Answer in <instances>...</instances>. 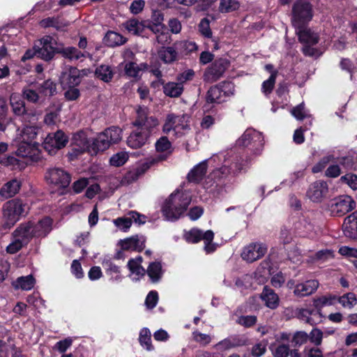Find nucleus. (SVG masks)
Here are the masks:
<instances>
[{
    "label": "nucleus",
    "instance_id": "obj_1",
    "mask_svg": "<svg viewBox=\"0 0 357 357\" xmlns=\"http://www.w3.org/2000/svg\"><path fill=\"white\" fill-rule=\"evenodd\" d=\"M191 202L188 193L176 190L172 193L162 206V214L167 220H178Z\"/></svg>",
    "mask_w": 357,
    "mask_h": 357
},
{
    "label": "nucleus",
    "instance_id": "obj_2",
    "mask_svg": "<svg viewBox=\"0 0 357 357\" xmlns=\"http://www.w3.org/2000/svg\"><path fill=\"white\" fill-rule=\"evenodd\" d=\"M250 163V160L243 157L238 155H230L229 158L224 160L222 166L220 168L215 169L210 174L207 180L204 184L206 188H208L212 186L213 183L209 184L211 179L214 178H220L227 176L229 174L236 175L245 170Z\"/></svg>",
    "mask_w": 357,
    "mask_h": 357
},
{
    "label": "nucleus",
    "instance_id": "obj_3",
    "mask_svg": "<svg viewBox=\"0 0 357 357\" xmlns=\"http://www.w3.org/2000/svg\"><path fill=\"white\" fill-rule=\"evenodd\" d=\"M296 32L300 42L303 44V52L305 56L316 59L322 54L323 50L313 47L319 42V36L317 33L303 26L296 29Z\"/></svg>",
    "mask_w": 357,
    "mask_h": 357
},
{
    "label": "nucleus",
    "instance_id": "obj_4",
    "mask_svg": "<svg viewBox=\"0 0 357 357\" xmlns=\"http://www.w3.org/2000/svg\"><path fill=\"white\" fill-rule=\"evenodd\" d=\"M29 207L22 200L14 199L7 202L3 206V216L8 224L13 225L21 217L27 215Z\"/></svg>",
    "mask_w": 357,
    "mask_h": 357
},
{
    "label": "nucleus",
    "instance_id": "obj_5",
    "mask_svg": "<svg viewBox=\"0 0 357 357\" xmlns=\"http://www.w3.org/2000/svg\"><path fill=\"white\" fill-rule=\"evenodd\" d=\"M188 128L185 116L169 114L163 125V132L168 135L171 139H174L182 136Z\"/></svg>",
    "mask_w": 357,
    "mask_h": 357
},
{
    "label": "nucleus",
    "instance_id": "obj_6",
    "mask_svg": "<svg viewBox=\"0 0 357 357\" xmlns=\"http://www.w3.org/2000/svg\"><path fill=\"white\" fill-rule=\"evenodd\" d=\"M292 24L296 29H300L312 18V6L305 0L297 1L292 8Z\"/></svg>",
    "mask_w": 357,
    "mask_h": 357
},
{
    "label": "nucleus",
    "instance_id": "obj_7",
    "mask_svg": "<svg viewBox=\"0 0 357 357\" xmlns=\"http://www.w3.org/2000/svg\"><path fill=\"white\" fill-rule=\"evenodd\" d=\"M214 238V234L211 230L203 231L198 229H192L185 234V240L192 243H197L201 240L204 241V250L206 253H211L215 251V246L212 244Z\"/></svg>",
    "mask_w": 357,
    "mask_h": 357
},
{
    "label": "nucleus",
    "instance_id": "obj_8",
    "mask_svg": "<svg viewBox=\"0 0 357 357\" xmlns=\"http://www.w3.org/2000/svg\"><path fill=\"white\" fill-rule=\"evenodd\" d=\"M68 142V137L61 130L49 133L43 142V147L50 155H54L64 148Z\"/></svg>",
    "mask_w": 357,
    "mask_h": 357
},
{
    "label": "nucleus",
    "instance_id": "obj_9",
    "mask_svg": "<svg viewBox=\"0 0 357 357\" xmlns=\"http://www.w3.org/2000/svg\"><path fill=\"white\" fill-rule=\"evenodd\" d=\"M263 137L259 132L249 128L236 140V144L238 146H248L253 144L256 146L253 151V154L259 155L263 151Z\"/></svg>",
    "mask_w": 357,
    "mask_h": 357
},
{
    "label": "nucleus",
    "instance_id": "obj_10",
    "mask_svg": "<svg viewBox=\"0 0 357 357\" xmlns=\"http://www.w3.org/2000/svg\"><path fill=\"white\" fill-rule=\"evenodd\" d=\"M45 179L48 183L57 187L65 188L70 183V174L63 169L58 167L48 169L45 174Z\"/></svg>",
    "mask_w": 357,
    "mask_h": 357
},
{
    "label": "nucleus",
    "instance_id": "obj_11",
    "mask_svg": "<svg viewBox=\"0 0 357 357\" xmlns=\"http://www.w3.org/2000/svg\"><path fill=\"white\" fill-rule=\"evenodd\" d=\"M356 207V203L348 195H342L335 199L331 206V211L333 215L342 216Z\"/></svg>",
    "mask_w": 357,
    "mask_h": 357
},
{
    "label": "nucleus",
    "instance_id": "obj_12",
    "mask_svg": "<svg viewBox=\"0 0 357 357\" xmlns=\"http://www.w3.org/2000/svg\"><path fill=\"white\" fill-rule=\"evenodd\" d=\"M267 251V247L261 243H252L245 246L241 253V257L248 262H253L262 257Z\"/></svg>",
    "mask_w": 357,
    "mask_h": 357
},
{
    "label": "nucleus",
    "instance_id": "obj_13",
    "mask_svg": "<svg viewBox=\"0 0 357 357\" xmlns=\"http://www.w3.org/2000/svg\"><path fill=\"white\" fill-rule=\"evenodd\" d=\"M137 116L133 122V125L138 129L146 130L151 132V129L158 125V121L153 116H148L149 109L145 107H139L137 110Z\"/></svg>",
    "mask_w": 357,
    "mask_h": 357
},
{
    "label": "nucleus",
    "instance_id": "obj_14",
    "mask_svg": "<svg viewBox=\"0 0 357 357\" xmlns=\"http://www.w3.org/2000/svg\"><path fill=\"white\" fill-rule=\"evenodd\" d=\"M328 192V186L326 181L319 180L310 185L306 195L313 202H321Z\"/></svg>",
    "mask_w": 357,
    "mask_h": 357
},
{
    "label": "nucleus",
    "instance_id": "obj_15",
    "mask_svg": "<svg viewBox=\"0 0 357 357\" xmlns=\"http://www.w3.org/2000/svg\"><path fill=\"white\" fill-rule=\"evenodd\" d=\"M319 282L317 280H308L299 282L294 286V295L298 298L309 296L319 288Z\"/></svg>",
    "mask_w": 357,
    "mask_h": 357
},
{
    "label": "nucleus",
    "instance_id": "obj_16",
    "mask_svg": "<svg viewBox=\"0 0 357 357\" xmlns=\"http://www.w3.org/2000/svg\"><path fill=\"white\" fill-rule=\"evenodd\" d=\"M296 317L311 325H316L321 321V313L319 310L307 308H297L296 310Z\"/></svg>",
    "mask_w": 357,
    "mask_h": 357
},
{
    "label": "nucleus",
    "instance_id": "obj_17",
    "mask_svg": "<svg viewBox=\"0 0 357 357\" xmlns=\"http://www.w3.org/2000/svg\"><path fill=\"white\" fill-rule=\"evenodd\" d=\"M160 156L150 157L146 158L143 162L140 163L133 170L130 171L126 177L128 180L135 181L140 176L143 175L151 166L162 160Z\"/></svg>",
    "mask_w": 357,
    "mask_h": 357
},
{
    "label": "nucleus",
    "instance_id": "obj_18",
    "mask_svg": "<svg viewBox=\"0 0 357 357\" xmlns=\"http://www.w3.org/2000/svg\"><path fill=\"white\" fill-rule=\"evenodd\" d=\"M52 220L45 217L38 221H31L35 238H42L47 236L52 229Z\"/></svg>",
    "mask_w": 357,
    "mask_h": 357
},
{
    "label": "nucleus",
    "instance_id": "obj_19",
    "mask_svg": "<svg viewBox=\"0 0 357 357\" xmlns=\"http://www.w3.org/2000/svg\"><path fill=\"white\" fill-rule=\"evenodd\" d=\"M91 144L88 139L86 133L83 130L75 132L72 137L73 150L76 153L87 151L90 153Z\"/></svg>",
    "mask_w": 357,
    "mask_h": 357
},
{
    "label": "nucleus",
    "instance_id": "obj_20",
    "mask_svg": "<svg viewBox=\"0 0 357 357\" xmlns=\"http://www.w3.org/2000/svg\"><path fill=\"white\" fill-rule=\"evenodd\" d=\"M150 133L149 130L137 128L128 137L127 144L130 148L139 149L147 142Z\"/></svg>",
    "mask_w": 357,
    "mask_h": 357
},
{
    "label": "nucleus",
    "instance_id": "obj_21",
    "mask_svg": "<svg viewBox=\"0 0 357 357\" xmlns=\"http://www.w3.org/2000/svg\"><path fill=\"white\" fill-rule=\"evenodd\" d=\"M128 215L129 217L127 218H119L114 220V225L120 229L126 231L131 227L132 221L139 225L145 222V217L136 211H130Z\"/></svg>",
    "mask_w": 357,
    "mask_h": 357
},
{
    "label": "nucleus",
    "instance_id": "obj_22",
    "mask_svg": "<svg viewBox=\"0 0 357 357\" xmlns=\"http://www.w3.org/2000/svg\"><path fill=\"white\" fill-rule=\"evenodd\" d=\"M146 239L143 236H133L121 240L119 245L123 250L142 251L145 247Z\"/></svg>",
    "mask_w": 357,
    "mask_h": 357
},
{
    "label": "nucleus",
    "instance_id": "obj_23",
    "mask_svg": "<svg viewBox=\"0 0 357 357\" xmlns=\"http://www.w3.org/2000/svg\"><path fill=\"white\" fill-rule=\"evenodd\" d=\"M80 81L81 76L79 68H66L60 77V82L63 88L77 86Z\"/></svg>",
    "mask_w": 357,
    "mask_h": 357
},
{
    "label": "nucleus",
    "instance_id": "obj_24",
    "mask_svg": "<svg viewBox=\"0 0 357 357\" xmlns=\"http://www.w3.org/2000/svg\"><path fill=\"white\" fill-rule=\"evenodd\" d=\"M12 236L13 237H18L27 245L31 239L35 238L31 221L20 224L13 232Z\"/></svg>",
    "mask_w": 357,
    "mask_h": 357
},
{
    "label": "nucleus",
    "instance_id": "obj_25",
    "mask_svg": "<svg viewBox=\"0 0 357 357\" xmlns=\"http://www.w3.org/2000/svg\"><path fill=\"white\" fill-rule=\"evenodd\" d=\"M248 344V339L244 335H232L220 341L217 346L223 349L242 347Z\"/></svg>",
    "mask_w": 357,
    "mask_h": 357
},
{
    "label": "nucleus",
    "instance_id": "obj_26",
    "mask_svg": "<svg viewBox=\"0 0 357 357\" xmlns=\"http://www.w3.org/2000/svg\"><path fill=\"white\" fill-rule=\"evenodd\" d=\"M142 257L140 256L131 259L128 262V267L132 280H139L145 275L146 270L142 266Z\"/></svg>",
    "mask_w": 357,
    "mask_h": 357
},
{
    "label": "nucleus",
    "instance_id": "obj_27",
    "mask_svg": "<svg viewBox=\"0 0 357 357\" xmlns=\"http://www.w3.org/2000/svg\"><path fill=\"white\" fill-rule=\"evenodd\" d=\"M210 160H205L195 165L188 173V180L192 183H199L205 176L207 170V162Z\"/></svg>",
    "mask_w": 357,
    "mask_h": 357
},
{
    "label": "nucleus",
    "instance_id": "obj_28",
    "mask_svg": "<svg viewBox=\"0 0 357 357\" xmlns=\"http://www.w3.org/2000/svg\"><path fill=\"white\" fill-rule=\"evenodd\" d=\"M342 229L347 237L350 238L357 237V215L355 213L350 214L344 219Z\"/></svg>",
    "mask_w": 357,
    "mask_h": 357
},
{
    "label": "nucleus",
    "instance_id": "obj_29",
    "mask_svg": "<svg viewBox=\"0 0 357 357\" xmlns=\"http://www.w3.org/2000/svg\"><path fill=\"white\" fill-rule=\"evenodd\" d=\"M17 144V154L21 157H31L36 154L38 144L23 140H15Z\"/></svg>",
    "mask_w": 357,
    "mask_h": 357
},
{
    "label": "nucleus",
    "instance_id": "obj_30",
    "mask_svg": "<svg viewBox=\"0 0 357 357\" xmlns=\"http://www.w3.org/2000/svg\"><path fill=\"white\" fill-rule=\"evenodd\" d=\"M111 146L108 138L102 132L99 133L96 137L92 141L90 148V153L97 154L98 152H102Z\"/></svg>",
    "mask_w": 357,
    "mask_h": 357
},
{
    "label": "nucleus",
    "instance_id": "obj_31",
    "mask_svg": "<svg viewBox=\"0 0 357 357\" xmlns=\"http://www.w3.org/2000/svg\"><path fill=\"white\" fill-rule=\"evenodd\" d=\"M20 188V183L16 179L7 182L0 190V197L6 199L16 195Z\"/></svg>",
    "mask_w": 357,
    "mask_h": 357
},
{
    "label": "nucleus",
    "instance_id": "obj_32",
    "mask_svg": "<svg viewBox=\"0 0 357 357\" xmlns=\"http://www.w3.org/2000/svg\"><path fill=\"white\" fill-rule=\"evenodd\" d=\"M261 298L264 301L266 306L271 309H275L279 305V297L274 291L265 287L261 294Z\"/></svg>",
    "mask_w": 357,
    "mask_h": 357
},
{
    "label": "nucleus",
    "instance_id": "obj_33",
    "mask_svg": "<svg viewBox=\"0 0 357 357\" xmlns=\"http://www.w3.org/2000/svg\"><path fill=\"white\" fill-rule=\"evenodd\" d=\"M10 106L13 113L17 116L24 115V118L26 119L28 114L25 113V104L19 94L13 93L10 97Z\"/></svg>",
    "mask_w": 357,
    "mask_h": 357
},
{
    "label": "nucleus",
    "instance_id": "obj_34",
    "mask_svg": "<svg viewBox=\"0 0 357 357\" xmlns=\"http://www.w3.org/2000/svg\"><path fill=\"white\" fill-rule=\"evenodd\" d=\"M102 265L105 270L106 273L111 277L113 281L119 282L122 279L120 268L109 259H105Z\"/></svg>",
    "mask_w": 357,
    "mask_h": 357
},
{
    "label": "nucleus",
    "instance_id": "obj_35",
    "mask_svg": "<svg viewBox=\"0 0 357 357\" xmlns=\"http://www.w3.org/2000/svg\"><path fill=\"white\" fill-rule=\"evenodd\" d=\"M35 284L36 280L32 275L20 277L13 282L15 289H20L24 291L31 290L33 288Z\"/></svg>",
    "mask_w": 357,
    "mask_h": 357
},
{
    "label": "nucleus",
    "instance_id": "obj_36",
    "mask_svg": "<svg viewBox=\"0 0 357 357\" xmlns=\"http://www.w3.org/2000/svg\"><path fill=\"white\" fill-rule=\"evenodd\" d=\"M158 57L165 64H172L178 59V53L172 47H164L158 52Z\"/></svg>",
    "mask_w": 357,
    "mask_h": 357
},
{
    "label": "nucleus",
    "instance_id": "obj_37",
    "mask_svg": "<svg viewBox=\"0 0 357 357\" xmlns=\"http://www.w3.org/2000/svg\"><path fill=\"white\" fill-rule=\"evenodd\" d=\"M123 26L129 33L134 35H139L146 27V22H140L136 19H130L125 22Z\"/></svg>",
    "mask_w": 357,
    "mask_h": 357
},
{
    "label": "nucleus",
    "instance_id": "obj_38",
    "mask_svg": "<svg viewBox=\"0 0 357 357\" xmlns=\"http://www.w3.org/2000/svg\"><path fill=\"white\" fill-rule=\"evenodd\" d=\"M17 136L15 140H23L31 142H36L34 141L37 136V128L35 126H26L22 130H17Z\"/></svg>",
    "mask_w": 357,
    "mask_h": 357
},
{
    "label": "nucleus",
    "instance_id": "obj_39",
    "mask_svg": "<svg viewBox=\"0 0 357 357\" xmlns=\"http://www.w3.org/2000/svg\"><path fill=\"white\" fill-rule=\"evenodd\" d=\"M314 306L318 310L326 306L334 305L337 303V296L332 294H326L314 299Z\"/></svg>",
    "mask_w": 357,
    "mask_h": 357
},
{
    "label": "nucleus",
    "instance_id": "obj_40",
    "mask_svg": "<svg viewBox=\"0 0 357 357\" xmlns=\"http://www.w3.org/2000/svg\"><path fill=\"white\" fill-rule=\"evenodd\" d=\"M147 274L153 282H157L162 275V269L160 262H151L147 268Z\"/></svg>",
    "mask_w": 357,
    "mask_h": 357
},
{
    "label": "nucleus",
    "instance_id": "obj_41",
    "mask_svg": "<svg viewBox=\"0 0 357 357\" xmlns=\"http://www.w3.org/2000/svg\"><path fill=\"white\" fill-rule=\"evenodd\" d=\"M163 91L166 96L176 98L183 93V86L181 83L171 82L164 85Z\"/></svg>",
    "mask_w": 357,
    "mask_h": 357
},
{
    "label": "nucleus",
    "instance_id": "obj_42",
    "mask_svg": "<svg viewBox=\"0 0 357 357\" xmlns=\"http://www.w3.org/2000/svg\"><path fill=\"white\" fill-rule=\"evenodd\" d=\"M104 40L108 46L115 47L123 45L126 42V38L116 32L108 31L105 36Z\"/></svg>",
    "mask_w": 357,
    "mask_h": 357
},
{
    "label": "nucleus",
    "instance_id": "obj_43",
    "mask_svg": "<svg viewBox=\"0 0 357 357\" xmlns=\"http://www.w3.org/2000/svg\"><path fill=\"white\" fill-rule=\"evenodd\" d=\"M108 138L110 144L119 143L122 139V130L119 127L112 126L102 132Z\"/></svg>",
    "mask_w": 357,
    "mask_h": 357
},
{
    "label": "nucleus",
    "instance_id": "obj_44",
    "mask_svg": "<svg viewBox=\"0 0 357 357\" xmlns=\"http://www.w3.org/2000/svg\"><path fill=\"white\" fill-rule=\"evenodd\" d=\"M225 101L219 86H213L207 92L206 102L208 103H221Z\"/></svg>",
    "mask_w": 357,
    "mask_h": 357
},
{
    "label": "nucleus",
    "instance_id": "obj_45",
    "mask_svg": "<svg viewBox=\"0 0 357 357\" xmlns=\"http://www.w3.org/2000/svg\"><path fill=\"white\" fill-rule=\"evenodd\" d=\"M139 341L140 345L147 351L153 350L151 343V333L149 328H143L139 332Z\"/></svg>",
    "mask_w": 357,
    "mask_h": 357
},
{
    "label": "nucleus",
    "instance_id": "obj_46",
    "mask_svg": "<svg viewBox=\"0 0 357 357\" xmlns=\"http://www.w3.org/2000/svg\"><path fill=\"white\" fill-rule=\"evenodd\" d=\"M240 8V3L236 0H220L219 11L227 13L237 10Z\"/></svg>",
    "mask_w": 357,
    "mask_h": 357
},
{
    "label": "nucleus",
    "instance_id": "obj_47",
    "mask_svg": "<svg viewBox=\"0 0 357 357\" xmlns=\"http://www.w3.org/2000/svg\"><path fill=\"white\" fill-rule=\"evenodd\" d=\"M223 73V68H206L204 74V79L206 82H215L222 77Z\"/></svg>",
    "mask_w": 357,
    "mask_h": 357
},
{
    "label": "nucleus",
    "instance_id": "obj_48",
    "mask_svg": "<svg viewBox=\"0 0 357 357\" xmlns=\"http://www.w3.org/2000/svg\"><path fill=\"white\" fill-rule=\"evenodd\" d=\"M314 225L307 219H302L296 226V229L300 235L309 236L314 231Z\"/></svg>",
    "mask_w": 357,
    "mask_h": 357
},
{
    "label": "nucleus",
    "instance_id": "obj_49",
    "mask_svg": "<svg viewBox=\"0 0 357 357\" xmlns=\"http://www.w3.org/2000/svg\"><path fill=\"white\" fill-rule=\"evenodd\" d=\"M337 303L344 308L351 309L357 303V298L354 293H347L342 296H337Z\"/></svg>",
    "mask_w": 357,
    "mask_h": 357
},
{
    "label": "nucleus",
    "instance_id": "obj_50",
    "mask_svg": "<svg viewBox=\"0 0 357 357\" xmlns=\"http://www.w3.org/2000/svg\"><path fill=\"white\" fill-rule=\"evenodd\" d=\"M38 90L42 98L50 97L56 93V84L50 80H47L38 88Z\"/></svg>",
    "mask_w": 357,
    "mask_h": 357
},
{
    "label": "nucleus",
    "instance_id": "obj_51",
    "mask_svg": "<svg viewBox=\"0 0 357 357\" xmlns=\"http://www.w3.org/2000/svg\"><path fill=\"white\" fill-rule=\"evenodd\" d=\"M62 56L68 58L70 60H78L85 56V54L82 53L77 48L73 47H68L62 49L60 51Z\"/></svg>",
    "mask_w": 357,
    "mask_h": 357
},
{
    "label": "nucleus",
    "instance_id": "obj_52",
    "mask_svg": "<svg viewBox=\"0 0 357 357\" xmlns=\"http://www.w3.org/2000/svg\"><path fill=\"white\" fill-rule=\"evenodd\" d=\"M123 61L121 63L120 67H135L137 63V59L135 54L130 50H126L122 54Z\"/></svg>",
    "mask_w": 357,
    "mask_h": 357
},
{
    "label": "nucleus",
    "instance_id": "obj_53",
    "mask_svg": "<svg viewBox=\"0 0 357 357\" xmlns=\"http://www.w3.org/2000/svg\"><path fill=\"white\" fill-rule=\"evenodd\" d=\"M270 73L271 75L269 78L265 80L261 86V91L266 96L271 93L275 83V78L278 73L276 71H271Z\"/></svg>",
    "mask_w": 357,
    "mask_h": 357
},
{
    "label": "nucleus",
    "instance_id": "obj_54",
    "mask_svg": "<svg viewBox=\"0 0 357 357\" xmlns=\"http://www.w3.org/2000/svg\"><path fill=\"white\" fill-rule=\"evenodd\" d=\"M36 50L38 53V58L42 59L45 61L52 59L55 52L54 46L38 47L36 48Z\"/></svg>",
    "mask_w": 357,
    "mask_h": 357
},
{
    "label": "nucleus",
    "instance_id": "obj_55",
    "mask_svg": "<svg viewBox=\"0 0 357 357\" xmlns=\"http://www.w3.org/2000/svg\"><path fill=\"white\" fill-rule=\"evenodd\" d=\"M291 113L297 120L299 121L310 116L308 112L305 109L303 102L294 107L291 109Z\"/></svg>",
    "mask_w": 357,
    "mask_h": 357
},
{
    "label": "nucleus",
    "instance_id": "obj_56",
    "mask_svg": "<svg viewBox=\"0 0 357 357\" xmlns=\"http://www.w3.org/2000/svg\"><path fill=\"white\" fill-rule=\"evenodd\" d=\"M192 340L202 346H206L211 342V337L198 331H195L192 333Z\"/></svg>",
    "mask_w": 357,
    "mask_h": 357
},
{
    "label": "nucleus",
    "instance_id": "obj_57",
    "mask_svg": "<svg viewBox=\"0 0 357 357\" xmlns=\"http://www.w3.org/2000/svg\"><path fill=\"white\" fill-rule=\"evenodd\" d=\"M334 257V251L331 249H323L317 251L314 256L313 259L320 261H326Z\"/></svg>",
    "mask_w": 357,
    "mask_h": 357
},
{
    "label": "nucleus",
    "instance_id": "obj_58",
    "mask_svg": "<svg viewBox=\"0 0 357 357\" xmlns=\"http://www.w3.org/2000/svg\"><path fill=\"white\" fill-rule=\"evenodd\" d=\"M95 75L103 82H108L112 80L114 73L111 68H96Z\"/></svg>",
    "mask_w": 357,
    "mask_h": 357
},
{
    "label": "nucleus",
    "instance_id": "obj_59",
    "mask_svg": "<svg viewBox=\"0 0 357 357\" xmlns=\"http://www.w3.org/2000/svg\"><path fill=\"white\" fill-rule=\"evenodd\" d=\"M23 97L27 101L31 102H37L40 98H42L40 94L35 90L30 88H25L22 91Z\"/></svg>",
    "mask_w": 357,
    "mask_h": 357
},
{
    "label": "nucleus",
    "instance_id": "obj_60",
    "mask_svg": "<svg viewBox=\"0 0 357 357\" xmlns=\"http://www.w3.org/2000/svg\"><path fill=\"white\" fill-rule=\"evenodd\" d=\"M267 342L261 341L255 344L251 349V355L253 357H261L266 351Z\"/></svg>",
    "mask_w": 357,
    "mask_h": 357
},
{
    "label": "nucleus",
    "instance_id": "obj_61",
    "mask_svg": "<svg viewBox=\"0 0 357 357\" xmlns=\"http://www.w3.org/2000/svg\"><path fill=\"white\" fill-rule=\"evenodd\" d=\"M13 241L6 247V251L10 254H15L26 245L24 241H21L18 237H13Z\"/></svg>",
    "mask_w": 357,
    "mask_h": 357
},
{
    "label": "nucleus",
    "instance_id": "obj_62",
    "mask_svg": "<svg viewBox=\"0 0 357 357\" xmlns=\"http://www.w3.org/2000/svg\"><path fill=\"white\" fill-rule=\"evenodd\" d=\"M128 159V155L125 152L117 153L110 158V164L115 167H119L126 163Z\"/></svg>",
    "mask_w": 357,
    "mask_h": 357
},
{
    "label": "nucleus",
    "instance_id": "obj_63",
    "mask_svg": "<svg viewBox=\"0 0 357 357\" xmlns=\"http://www.w3.org/2000/svg\"><path fill=\"white\" fill-rule=\"evenodd\" d=\"M199 31L204 37L211 38L212 31L210 28V21L208 18L202 19L199 24Z\"/></svg>",
    "mask_w": 357,
    "mask_h": 357
},
{
    "label": "nucleus",
    "instance_id": "obj_64",
    "mask_svg": "<svg viewBox=\"0 0 357 357\" xmlns=\"http://www.w3.org/2000/svg\"><path fill=\"white\" fill-rule=\"evenodd\" d=\"M333 159V155H328L326 156L323 157L317 164H315L312 169V172L313 173H319L321 172L323 169H325L326 165Z\"/></svg>",
    "mask_w": 357,
    "mask_h": 357
}]
</instances>
